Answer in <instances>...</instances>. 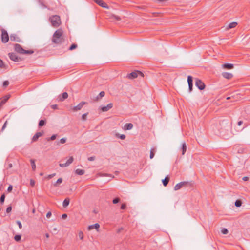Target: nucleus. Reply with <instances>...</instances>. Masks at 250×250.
<instances>
[{
  "label": "nucleus",
  "mask_w": 250,
  "mask_h": 250,
  "mask_svg": "<svg viewBox=\"0 0 250 250\" xmlns=\"http://www.w3.org/2000/svg\"><path fill=\"white\" fill-rule=\"evenodd\" d=\"M195 83V85L199 90H202L205 89V84L201 80L199 79H196Z\"/></svg>",
  "instance_id": "0eeeda50"
},
{
  "label": "nucleus",
  "mask_w": 250,
  "mask_h": 250,
  "mask_svg": "<svg viewBox=\"0 0 250 250\" xmlns=\"http://www.w3.org/2000/svg\"><path fill=\"white\" fill-rule=\"evenodd\" d=\"M188 84H193V78L191 76H188Z\"/></svg>",
  "instance_id": "72a5a7b5"
},
{
  "label": "nucleus",
  "mask_w": 250,
  "mask_h": 250,
  "mask_svg": "<svg viewBox=\"0 0 250 250\" xmlns=\"http://www.w3.org/2000/svg\"><path fill=\"white\" fill-rule=\"evenodd\" d=\"M52 41L53 43L57 44H61L64 42L62 29H59L54 32Z\"/></svg>",
  "instance_id": "f257e3e1"
},
{
  "label": "nucleus",
  "mask_w": 250,
  "mask_h": 250,
  "mask_svg": "<svg viewBox=\"0 0 250 250\" xmlns=\"http://www.w3.org/2000/svg\"><path fill=\"white\" fill-rule=\"evenodd\" d=\"M14 50L16 52L22 54H32L34 53V51L32 50H24L20 44L18 43L14 44Z\"/></svg>",
  "instance_id": "f03ea898"
},
{
  "label": "nucleus",
  "mask_w": 250,
  "mask_h": 250,
  "mask_svg": "<svg viewBox=\"0 0 250 250\" xmlns=\"http://www.w3.org/2000/svg\"><path fill=\"white\" fill-rule=\"evenodd\" d=\"M46 123V120L42 119L39 121L38 125L39 127H42V126L45 125Z\"/></svg>",
  "instance_id": "c756f323"
},
{
  "label": "nucleus",
  "mask_w": 250,
  "mask_h": 250,
  "mask_svg": "<svg viewBox=\"0 0 250 250\" xmlns=\"http://www.w3.org/2000/svg\"><path fill=\"white\" fill-rule=\"evenodd\" d=\"M10 97L9 95H6L3 97V99L0 102V108L6 102Z\"/></svg>",
  "instance_id": "a211bd4d"
},
{
  "label": "nucleus",
  "mask_w": 250,
  "mask_h": 250,
  "mask_svg": "<svg viewBox=\"0 0 250 250\" xmlns=\"http://www.w3.org/2000/svg\"><path fill=\"white\" fill-rule=\"evenodd\" d=\"M126 208V205L125 203H123L121 205V209H123V210H124Z\"/></svg>",
  "instance_id": "49530a36"
},
{
  "label": "nucleus",
  "mask_w": 250,
  "mask_h": 250,
  "mask_svg": "<svg viewBox=\"0 0 250 250\" xmlns=\"http://www.w3.org/2000/svg\"><path fill=\"white\" fill-rule=\"evenodd\" d=\"M1 42L4 43H7L9 40V37L8 34L7 32L4 29H1Z\"/></svg>",
  "instance_id": "423d86ee"
},
{
  "label": "nucleus",
  "mask_w": 250,
  "mask_h": 250,
  "mask_svg": "<svg viewBox=\"0 0 250 250\" xmlns=\"http://www.w3.org/2000/svg\"><path fill=\"white\" fill-rule=\"evenodd\" d=\"M104 95H105V92L104 91L100 92V93L99 94V95L96 97L95 101H98L102 97H103Z\"/></svg>",
  "instance_id": "412c9836"
},
{
  "label": "nucleus",
  "mask_w": 250,
  "mask_h": 250,
  "mask_svg": "<svg viewBox=\"0 0 250 250\" xmlns=\"http://www.w3.org/2000/svg\"><path fill=\"white\" fill-rule=\"evenodd\" d=\"M53 230L54 231V232H57V231H58V229H57V228H54L53 229Z\"/></svg>",
  "instance_id": "69168bd1"
},
{
  "label": "nucleus",
  "mask_w": 250,
  "mask_h": 250,
  "mask_svg": "<svg viewBox=\"0 0 250 250\" xmlns=\"http://www.w3.org/2000/svg\"><path fill=\"white\" fill-rule=\"evenodd\" d=\"M100 228V225L98 223H96L93 225H90L88 227V230H91L93 229H98Z\"/></svg>",
  "instance_id": "6ab92c4d"
},
{
  "label": "nucleus",
  "mask_w": 250,
  "mask_h": 250,
  "mask_svg": "<svg viewBox=\"0 0 250 250\" xmlns=\"http://www.w3.org/2000/svg\"><path fill=\"white\" fill-rule=\"evenodd\" d=\"M16 223L18 225L19 228L20 229H21L22 228V224H21V222L20 221H17Z\"/></svg>",
  "instance_id": "09e8293b"
},
{
  "label": "nucleus",
  "mask_w": 250,
  "mask_h": 250,
  "mask_svg": "<svg viewBox=\"0 0 250 250\" xmlns=\"http://www.w3.org/2000/svg\"><path fill=\"white\" fill-rule=\"evenodd\" d=\"M77 46H77V45L76 44H75V43H73V44H72V45L69 47V48L68 50H70V51L73 50H74V49H75L77 48Z\"/></svg>",
  "instance_id": "e433bc0d"
},
{
  "label": "nucleus",
  "mask_w": 250,
  "mask_h": 250,
  "mask_svg": "<svg viewBox=\"0 0 250 250\" xmlns=\"http://www.w3.org/2000/svg\"><path fill=\"white\" fill-rule=\"evenodd\" d=\"M11 210H12V206H8L6 208V212L7 213H9L11 211Z\"/></svg>",
  "instance_id": "a18cd8bd"
},
{
  "label": "nucleus",
  "mask_w": 250,
  "mask_h": 250,
  "mask_svg": "<svg viewBox=\"0 0 250 250\" xmlns=\"http://www.w3.org/2000/svg\"><path fill=\"white\" fill-rule=\"evenodd\" d=\"M192 185V183L191 182H188V181L181 182L177 184L175 186L174 189L175 190H178L183 187H190Z\"/></svg>",
  "instance_id": "20e7f679"
},
{
  "label": "nucleus",
  "mask_w": 250,
  "mask_h": 250,
  "mask_svg": "<svg viewBox=\"0 0 250 250\" xmlns=\"http://www.w3.org/2000/svg\"><path fill=\"white\" fill-rule=\"evenodd\" d=\"M237 25V23L236 22H232L229 24V25L227 28L228 29H231V28L235 27Z\"/></svg>",
  "instance_id": "bb28decb"
},
{
  "label": "nucleus",
  "mask_w": 250,
  "mask_h": 250,
  "mask_svg": "<svg viewBox=\"0 0 250 250\" xmlns=\"http://www.w3.org/2000/svg\"><path fill=\"white\" fill-rule=\"evenodd\" d=\"M138 75H140L142 77H144V74L140 71L136 70L128 74L127 77L129 79H134L136 78Z\"/></svg>",
  "instance_id": "39448f33"
},
{
  "label": "nucleus",
  "mask_w": 250,
  "mask_h": 250,
  "mask_svg": "<svg viewBox=\"0 0 250 250\" xmlns=\"http://www.w3.org/2000/svg\"><path fill=\"white\" fill-rule=\"evenodd\" d=\"M95 159V156H91L88 158V160L89 161H94Z\"/></svg>",
  "instance_id": "603ef678"
},
{
  "label": "nucleus",
  "mask_w": 250,
  "mask_h": 250,
  "mask_svg": "<svg viewBox=\"0 0 250 250\" xmlns=\"http://www.w3.org/2000/svg\"><path fill=\"white\" fill-rule=\"evenodd\" d=\"M70 202V200L68 198H66L63 202L62 205L63 207H66L68 206Z\"/></svg>",
  "instance_id": "a878e982"
},
{
  "label": "nucleus",
  "mask_w": 250,
  "mask_h": 250,
  "mask_svg": "<svg viewBox=\"0 0 250 250\" xmlns=\"http://www.w3.org/2000/svg\"><path fill=\"white\" fill-rule=\"evenodd\" d=\"M120 201V199L119 197H116L114 198L112 200V202L113 204H116L118 203Z\"/></svg>",
  "instance_id": "4c0bfd02"
},
{
  "label": "nucleus",
  "mask_w": 250,
  "mask_h": 250,
  "mask_svg": "<svg viewBox=\"0 0 250 250\" xmlns=\"http://www.w3.org/2000/svg\"><path fill=\"white\" fill-rule=\"evenodd\" d=\"M49 20L52 26L58 27L61 23L60 17L58 15H53L50 17Z\"/></svg>",
  "instance_id": "7ed1b4c3"
},
{
  "label": "nucleus",
  "mask_w": 250,
  "mask_h": 250,
  "mask_svg": "<svg viewBox=\"0 0 250 250\" xmlns=\"http://www.w3.org/2000/svg\"><path fill=\"white\" fill-rule=\"evenodd\" d=\"M51 108L53 109H58V105L57 104H53L51 106Z\"/></svg>",
  "instance_id": "5fc2aeb1"
},
{
  "label": "nucleus",
  "mask_w": 250,
  "mask_h": 250,
  "mask_svg": "<svg viewBox=\"0 0 250 250\" xmlns=\"http://www.w3.org/2000/svg\"><path fill=\"white\" fill-rule=\"evenodd\" d=\"M66 139L65 138H62L60 139L59 143L61 144H64L66 142Z\"/></svg>",
  "instance_id": "c03bdc74"
},
{
  "label": "nucleus",
  "mask_w": 250,
  "mask_h": 250,
  "mask_svg": "<svg viewBox=\"0 0 250 250\" xmlns=\"http://www.w3.org/2000/svg\"><path fill=\"white\" fill-rule=\"evenodd\" d=\"M55 175H56V173L50 174L47 176V178L49 179H51V178H53Z\"/></svg>",
  "instance_id": "3c124183"
},
{
  "label": "nucleus",
  "mask_w": 250,
  "mask_h": 250,
  "mask_svg": "<svg viewBox=\"0 0 250 250\" xmlns=\"http://www.w3.org/2000/svg\"><path fill=\"white\" fill-rule=\"evenodd\" d=\"M169 181V177L167 176L164 179L162 180V183L165 187H166Z\"/></svg>",
  "instance_id": "b1692460"
},
{
  "label": "nucleus",
  "mask_w": 250,
  "mask_h": 250,
  "mask_svg": "<svg viewBox=\"0 0 250 250\" xmlns=\"http://www.w3.org/2000/svg\"><path fill=\"white\" fill-rule=\"evenodd\" d=\"M62 219H65L67 217V214L64 213L62 215Z\"/></svg>",
  "instance_id": "052dcab7"
},
{
  "label": "nucleus",
  "mask_w": 250,
  "mask_h": 250,
  "mask_svg": "<svg viewBox=\"0 0 250 250\" xmlns=\"http://www.w3.org/2000/svg\"><path fill=\"white\" fill-rule=\"evenodd\" d=\"M182 154L184 155L187 151V145L185 142H183L182 144Z\"/></svg>",
  "instance_id": "5701e85b"
},
{
  "label": "nucleus",
  "mask_w": 250,
  "mask_h": 250,
  "mask_svg": "<svg viewBox=\"0 0 250 250\" xmlns=\"http://www.w3.org/2000/svg\"><path fill=\"white\" fill-rule=\"evenodd\" d=\"M88 114V112L83 114V115L82 116V120L83 121H85L86 120V117H87V116Z\"/></svg>",
  "instance_id": "ea45409f"
},
{
  "label": "nucleus",
  "mask_w": 250,
  "mask_h": 250,
  "mask_svg": "<svg viewBox=\"0 0 250 250\" xmlns=\"http://www.w3.org/2000/svg\"><path fill=\"white\" fill-rule=\"evenodd\" d=\"M249 180V177L247 176H245L243 178V180L244 181H247Z\"/></svg>",
  "instance_id": "e2e57ef3"
},
{
  "label": "nucleus",
  "mask_w": 250,
  "mask_h": 250,
  "mask_svg": "<svg viewBox=\"0 0 250 250\" xmlns=\"http://www.w3.org/2000/svg\"><path fill=\"white\" fill-rule=\"evenodd\" d=\"M9 84V83L8 82V81H4L3 82V86L4 87H6L7 86H8Z\"/></svg>",
  "instance_id": "37998d69"
},
{
  "label": "nucleus",
  "mask_w": 250,
  "mask_h": 250,
  "mask_svg": "<svg viewBox=\"0 0 250 250\" xmlns=\"http://www.w3.org/2000/svg\"><path fill=\"white\" fill-rule=\"evenodd\" d=\"M110 19H111V21H114V20L119 21L121 19L119 16L114 14L111 15Z\"/></svg>",
  "instance_id": "4be33fe9"
},
{
  "label": "nucleus",
  "mask_w": 250,
  "mask_h": 250,
  "mask_svg": "<svg viewBox=\"0 0 250 250\" xmlns=\"http://www.w3.org/2000/svg\"><path fill=\"white\" fill-rule=\"evenodd\" d=\"M12 189H13V186L12 185H9L8 188H7V191L8 192H10L12 191Z\"/></svg>",
  "instance_id": "de8ad7c7"
},
{
  "label": "nucleus",
  "mask_w": 250,
  "mask_h": 250,
  "mask_svg": "<svg viewBox=\"0 0 250 250\" xmlns=\"http://www.w3.org/2000/svg\"><path fill=\"white\" fill-rule=\"evenodd\" d=\"M242 124H243V121H239L238 122L237 125H238L240 126V125H242Z\"/></svg>",
  "instance_id": "0e129e2a"
},
{
  "label": "nucleus",
  "mask_w": 250,
  "mask_h": 250,
  "mask_svg": "<svg viewBox=\"0 0 250 250\" xmlns=\"http://www.w3.org/2000/svg\"><path fill=\"white\" fill-rule=\"evenodd\" d=\"M74 158L71 156L65 163H60L59 166L61 167H65L69 166L73 161Z\"/></svg>",
  "instance_id": "9d476101"
},
{
  "label": "nucleus",
  "mask_w": 250,
  "mask_h": 250,
  "mask_svg": "<svg viewBox=\"0 0 250 250\" xmlns=\"http://www.w3.org/2000/svg\"><path fill=\"white\" fill-rule=\"evenodd\" d=\"M242 202L241 200H236L235 202V206L237 207H240L241 206Z\"/></svg>",
  "instance_id": "2f4dec72"
},
{
  "label": "nucleus",
  "mask_w": 250,
  "mask_h": 250,
  "mask_svg": "<svg viewBox=\"0 0 250 250\" xmlns=\"http://www.w3.org/2000/svg\"><path fill=\"white\" fill-rule=\"evenodd\" d=\"M222 75L224 78L228 80L231 79L233 77V75L229 72H223Z\"/></svg>",
  "instance_id": "dca6fc26"
},
{
  "label": "nucleus",
  "mask_w": 250,
  "mask_h": 250,
  "mask_svg": "<svg viewBox=\"0 0 250 250\" xmlns=\"http://www.w3.org/2000/svg\"><path fill=\"white\" fill-rule=\"evenodd\" d=\"M68 93L66 92H63L62 94H60L58 96L57 100L59 101H63L68 98Z\"/></svg>",
  "instance_id": "ddd939ff"
},
{
  "label": "nucleus",
  "mask_w": 250,
  "mask_h": 250,
  "mask_svg": "<svg viewBox=\"0 0 250 250\" xmlns=\"http://www.w3.org/2000/svg\"><path fill=\"white\" fill-rule=\"evenodd\" d=\"M40 175L41 176H42L43 175V173H40Z\"/></svg>",
  "instance_id": "774afa93"
},
{
  "label": "nucleus",
  "mask_w": 250,
  "mask_h": 250,
  "mask_svg": "<svg viewBox=\"0 0 250 250\" xmlns=\"http://www.w3.org/2000/svg\"><path fill=\"white\" fill-rule=\"evenodd\" d=\"M133 125L132 123H127L124 126L125 130H130L133 128Z\"/></svg>",
  "instance_id": "aec40b11"
},
{
  "label": "nucleus",
  "mask_w": 250,
  "mask_h": 250,
  "mask_svg": "<svg viewBox=\"0 0 250 250\" xmlns=\"http://www.w3.org/2000/svg\"><path fill=\"white\" fill-rule=\"evenodd\" d=\"M84 170L83 169H77L75 170V173L79 175H83L84 174Z\"/></svg>",
  "instance_id": "cd10ccee"
},
{
  "label": "nucleus",
  "mask_w": 250,
  "mask_h": 250,
  "mask_svg": "<svg viewBox=\"0 0 250 250\" xmlns=\"http://www.w3.org/2000/svg\"><path fill=\"white\" fill-rule=\"evenodd\" d=\"M222 67L226 69H232L234 68V65L231 63H226L222 65Z\"/></svg>",
  "instance_id": "f3484780"
},
{
  "label": "nucleus",
  "mask_w": 250,
  "mask_h": 250,
  "mask_svg": "<svg viewBox=\"0 0 250 250\" xmlns=\"http://www.w3.org/2000/svg\"><path fill=\"white\" fill-rule=\"evenodd\" d=\"M30 163L32 167V169L33 171H35L36 170V164H35V161L34 159H31L30 160Z\"/></svg>",
  "instance_id": "c85d7f7f"
},
{
  "label": "nucleus",
  "mask_w": 250,
  "mask_h": 250,
  "mask_svg": "<svg viewBox=\"0 0 250 250\" xmlns=\"http://www.w3.org/2000/svg\"><path fill=\"white\" fill-rule=\"evenodd\" d=\"M156 151V148H152L150 150V158L151 159L153 158L155 153Z\"/></svg>",
  "instance_id": "393cba45"
},
{
  "label": "nucleus",
  "mask_w": 250,
  "mask_h": 250,
  "mask_svg": "<svg viewBox=\"0 0 250 250\" xmlns=\"http://www.w3.org/2000/svg\"><path fill=\"white\" fill-rule=\"evenodd\" d=\"M123 229H123V228H119V229H118V230H117V232L118 233H120V232H121L123 230Z\"/></svg>",
  "instance_id": "680f3d73"
},
{
  "label": "nucleus",
  "mask_w": 250,
  "mask_h": 250,
  "mask_svg": "<svg viewBox=\"0 0 250 250\" xmlns=\"http://www.w3.org/2000/svg\"><path fill=\"white\" fill-rule=\"evenodd\" d=\"M45 236H46V238H49V234L48 233H46L45 234Z\"/></svg>",
  "instance_id": "338daca9"
},
{
  "label": "nucleus",
  "mask_w": 250,
  "mask_h": 250,
  "mask_svg": "<svg viewBox=\"0 0 250 250\" xmlns=\"http://www.w3.org/2000/svg\"><path fill=\"white\" fill-rule=\"evenodd\" d=\"M10 40L12 41H16L17 42H20L21 40L19 37L15 34H12L10 35Z\"/></svg>",
  "instance_id": "2eb2a0df"
},
{
  "label": "nucleus",
  "mask_w": 250,
  "mask_h": 250,
  "mask_svg": "<svg viewBox=\"0 0 250 250\" xmlns=\"http://www.w3.org/2000/svg\"><path fill=\"white\" fill-rule=\"evenodd\" d=\"M5 198V195L4 193L2 194L0 198V202L1 204H3L4 202Z\"/></svg>",
  "instance_id": "473e14b6"
},
{
  "label": "nucleus",
  "mask_w": 250,
  "mask_h": 250,
  "mask_svg": "<svg viewBox=\"0 0 250 250\" xmlns=\"http://www.w3.org/2000/svg\"><path fill=\"white\" fill-rule=\"evenodd\" d=\"M116 136L121 139L122 140H124L125 138V135L124 134H120L119 133H116Z\"/></svg>",
  "instance_id": "f704fd0d"
},
{
  "label": "nucleus",
  "mask_w": 250,
  "mask_h": 250,
  "mask_svg": "<svg viewBox=\"0 0 250 250\" xmlns=\"http://www.w3.org/2000/svg\"><path fill=\"white\" fill-rule=\"evenodd\" d=\"M9 58L14 62H19L21 60L20 57H19L15 53H9L8 54Z\"/></svg>",
  "instance_id": "6e6552de"
},
{
  "label": "nucleus",
  "mask_w": 250,
  "mask_h": 250,
  "mask_svg": "<svg viewBox=\"0 0 250 250\" xmlns=\"http://www.w3.org/2000/svg\"><path fill=\"white\" fill-rule=\"evenodd\" d=\"M97 4H98L99 5H100V6L103 7V8H108V5H107V4L104 2V1H103L102 0H93Z\"/></svg>",
  "instance_id": "f8f14e48"
},
{
  "label": "nucleus",
  "mask_w": 250,
  "mask_h": 250,
  "mask_svg": "<svg viewBox=\"0 0 250 250\" xmlns=\"http://www.w3.org/2000/svg\"><path fill=\"white\" fill-rule=\"evenodd\" d=\"M193 84H188L189 91L190 92L192 90Z\"/></svg>",
  "instance_id": "864d4df0"
},
{
  "label": "nucleus",
  "mask_w": 250,
  "mask_h": 250,
  "mask_svg": "<svg viewBox=\"0 0 250 250\" xmlns=\"http://www.w3.org/2000/svg\"><path fill=\"white\" fill-rule=\"evenodd\" d=\"M62 182V178H59L57 181L54 184V186L55 187H58L59 184H60Z\"/></svg>",
  "instance_id": "7c9ffc66"
},
{
  "label": "nucleus",
  "mask_w": 250,
  "mask_h": 250,
  "mask_svg": "<svg viewBox=\"0 0 250 250\" xmlns=\"http://www.w3.org/2000/svg\"><path fill=\"white\" fill-rule=\"evenodd\" d=\"M87 104L88 103L86 102H84V101L81 102L77 106H74L72 108V110L74 112L80 110L83 108V107L84 105L86 104Z\"/></svg>",
  "instance_id": "1a4fd4ad"
},
{
  "label": "nucleus",
  "mask_w": 250,
  "mask_h": 250,
  "mask_svg": "<svg viewBox=\"0 0 250 250\" xmlns=\"http://www.w3.org/2000/svg\"><path fill=\"white\" fill-rule=\"evenodd\" d=\"M21 235H20V234H17V235H16L15 236H14V239L17 242H19L21 240Z\"/></svg>",
  "instance_id": "c9c22d12"
},
{
  "label": "nucleus",
  "mask_w": 250,
  "mask_h": 250,
  "mask_svg": "<svg viewBox=\"0 0 250 250\" xmlns=\"http://www.w3.org/2000/svg\"><path fill=\"white\" fill-rule=\"evenodd\" d=\"M7 121H6L4 123V125H3L2 127V129H1V130H2V131H3V130L4 129V128L6 127V125H7Z\"/></svg>",
  "instance_id": "13d9d810"
},
{
  "label": "nucleus",
  "mask_w": 250,
  "mask_h": 250,
  "mask_svg": "<svg viewBox=\"0 0 250 250\" xmlns=\"http://www.w3.org/2000/svg\"><path fill=\"white\" fill-rule=\"evenodd\" d=\"M113 106L112 103H109L106 106H104L101 107V110L103 112H106L111 109Z\"/></svg>",
  "instance_id": "4468645a"
},
{
  "label": "nucleus",
  "mask_w": 250,
  "mask_h": 250,
  "mask_svg": "<svg viewBox=\"0 0 250 250\" xmlns=\"http://www.w3.org/2000/svg\"><path fill=\"white\" fill-rule=\"evenodd\" d=\"M56 137H57V135L56 134H53L50 138H48L47 139V140L48 141H49L50 140H54L55 139H56Z\"/></svg>",
  "instance_id": "58836bf2"
},
{
  "label": "nucleus",
  "mask_w": 250,
  "mask_h": 250,
  "mask_svg": "<svg viewBox=\"0 0 250 250\" xmlns=\"http://www.w3.org/2000/svg\"><path fill=\"white\" fill-rule=\"evenodd\" d=\"M221 232L223 234H228V230L226 228H223L222 230H221Z\"/></svg>",
  "instance_id": "79ce46f5"
},
{
  "label": "nucleus",
  "mask_w": 250,
  "mask_h": 250,
  "mask_svg": "<svg viewBox=\"0 0 250 250\" xmlns=\"http://www.w3.org/2000/svg\"><path fill=\"white\" fill-rule=\"evenodd\" d=\"M52 215V213H51V212L50 211H49L46 214V217L49 218H50Z\"/></svg>",
  "instance_id": "4d7b16f0"
},
{
  "label": "nucleus",
  "mask_w": 250,
  "mask_h": 250,
  "mask_svg": "<svg viewBox=\"0 0 250 250\" xmlns=\"http://www.w3.org/2000/svg\"><path fill=\"white\" fill-rule=\"evenodd\" d=\"M12 167V164L11 163H9V162H7V168H10Z\"/></svg>",
  "instance_id": "bf43d9fd"
},
{
  "label": "nucleus",
  "mask_w": 250,
  "mask_h": 250,
  "mask_svg": "<svg viewBox=\"0 0 250 250\" xmlns=\"http://www.w3.org/2000/svg\"><path fill=\"white\" fill-rule=\"evenodd\" d=\"M35 182L34 180L33 179H31L30 180V184L31 186L33 187L35 185Z\"/></svg>",
  "instance_id": "8fccbe9b"
},
{
  "label": "nucleus",
  "mask_w": 250,
  "mask_h": 250,
  "mask_svg": "<svg viewBox=\"0 0 250 250\" xmlns=\"http://www.w3.org/2000/svg\"><path fill=\"white\" fill-rule=\"evenodd\" d=\"M79 237L81 240H83V234L82 231H80L78 234Z\"/></svg>",
  "instance_id": "a19ab883"
},
{
  "label": "nucleus",
  "mask_w": 250,
  "mask_h": 250,
  "mask_svg": "<svg viewBox=\"0 0 250 250\" xmlns=\"http://www.w3.org/2000/svg\"><path fill=\"white\" fill-rule=\"evenodd\" d=\"M44 132L42 131L41 132H37L32 137V142H34L38 140L39 137L43 135Z\"/></svg>",
  "instance_id": "9b49d317"
},
{
  "label": "nucleus",
  "mask_w": 250,
  "mask_h": 250,
  "mask_svg": "<svg viewBox=\"0 0 250 250\" xmlns=\"http://www.w3.org/2000/svg\"><path fill=\"white\" fill-rule=\"evenodd\" d=\"M4 66V63L2 60L0 59V67L2 68Z\"/></svg>",
  "instance_id": "6e6d98bb"
}]
</instances>
